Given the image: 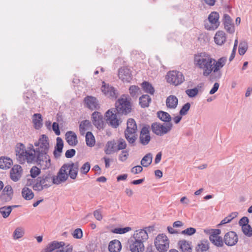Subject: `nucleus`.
<instances>
[{"mask_svg": "<svg viewBox=\"0 0 252 252\" xmlns=\"http://www.w3.org/2000/svg\"><path fill=\"white\" fill-rule=\"evenodd\" d=\"M157 116L161 121L167 123H170L171 117L167 112L159 111L158 112Z\"/></svg>", "mask_w": 252, "mask_h": 252, "instance_id": "37", "label": "nucleus"}, {"mask_svg": "<svg viewBox=\"0 0 252 252\" xmlns=\"http://www.w3.org/2000/svg\"><path fill=\"white\" fill-rule=\"evenodd\" d=\"M34 145L36 148L33 149L32 145V150H33V154H35L36 162L43 165L44 168H49L51 166V160L47 154L49 148L48 137L45 135H42L38 142L34 143Z\"/></svg>", "mask_w": 252, "mask_h": 252, "instance_id": "2", "label": "nucleus"}, {"mask_svg": "<svg viewBox=\"0 0 252 252\" xmlns=\"http://www.w3.org/2000/svg\"><path fill=\"white\" fill-rule=\"evenodd\" d=\"M153 156L151 153L147 154L141 159V164L144 167H147L152 163Z\"/></svg>", "mask_w": 252, "mask_h": 252, "instance_id": "38", "label": "nucleus"}, {"mask_svg": "<svg viewBox=\"0 0 252 252\" xmlns=\"http://www.w3.org/2000/svg\"><path fill=\"white\" fill-rule=\"evenodd\" d=\"M102 92L107 96L111 97H117L116 91L113 87H106L104 85L102 87Z\"/></svg>", "mask_w": 252, "mask_h": 252, "instance_id": "31", "label": "nucleus"}, {"mask_svg": "<svg viewBox=\"0 0 252 252\" xmlns=\"http://www.w3.org/2000/svg\"><path fill=\"white\" fill-rule=\"evenodd\" d=\"M198 93V90L197 88H195L191 89H188L186 90V94L189 97H193L195 96Z\"/></svg>", "mask_w": 252, "mask_h": 252, "instance_id": "51", "label": "nucleus"}, {"mask_svg": "<svg viewBox=\"0 0 252 252\" xmlns=\"http://www.w3.org/2000/svg\"><path fill=\"white\" fill-rule=\"evenodd\" d=\"M190 107V104L189 102L184 104L181 109L179 114L181 116L186 115Z\"/></svg>", "mask_w": 252, "mask_h": 252, "instance_id": "48", "label": "nucleus"}, {"mask_svg": "<svg viewBox=\"0 0 252 252\" xmlns=\"http://www.w3.org/2000/svg\"><path fill=\"white\" fill-rule=\"evenodd\" d=\"M167 82L175 86L182 84L185 80L183 73L176 70L169 71L166 76Z\"/></svg>", "mask_w": 252, "mask_h": 252, "instance_id": "9", "label": "nucleus"}, {"mask_svg": "<svg viewBox=\"0 0 252 252\" xmlns=\"http://www.w3.org/2000/svg\"><path fill=\"white\" fill-rule=\"evenodd\" d=\"M209 240L214 245L217 247L223 246V240L220 236H209Z\"/></svg>", "mask_w": 252, "mask_h": 252, "instance_id": "35", "label": "nucleus"}, {"mask_svg": "<svg viewBox=\"0 0 252 252\" xmlns=\"http://www.w3.org/2000/svg\"><path fill=\"white\" fill-rule=\"evenodd\" d=\"M126 147V143L125 140L122 138L118 140V146H117V151L121 150H124Z\"/></svg>", "mask_w": 252, "mask_h": 252, "instance_id": "50", "label": "nucleus"}, {"mask_svg": "<svg viewBox=\"0 0 252 252\" xmlns=\"http://www.w3.org/2000/svg\"><path fill=\"white\" fill-rule=\"evenodd\" d=\"M118 76L123 82H129L132 79L130 70L126 67H121L119 69Z\"/></svg>", "mask_w": 252, "mask_h": 252, "instance_id": "16", "label": "nucleus"}, {"mask_svg": "<svg viewBox=\"0 0 252 252\" xmlns=\"http://www.w3.org/2000/svg\"><path fill=\"white\" fill-rule=\"evenodd\" d=\"M24 230L22 227H17L14 230L13 233V237L14 239H19L23 236Z\"/></svg>", "mask_w": 252, "mask_h": 252, "instance_id": "45", "label": "nucleus"}, {"mask_svg": "<svg viewBox=\"0 0 252 252\" xmlns=\"http://www.w3.org/2000/svg\"><path fill=\"white\" fill-rule=\"evenodd\" d=\"M219 14L217 12H212L208 16V22L205 23V28L209 31H214L220 26Z\"/></svg>", "mask_w": 252, "mask_h": 252, "instance_id": "10", "label": "nucleus"}, {"mask_svg": "<svg viewBox=\"0 0 252 252\" xmlns=\"http://www.w3.org/2000/svg\"><path fill=\"white\" fill-rule=\"evenodd\" d=\"M86 142L88 146L93 147L95 144V138L91 132L88 131L86 134Z\"/></svg>", "mask_w": 252, "mask_h": 252, "instance_id": "41", "label": "nucleus"}, {"mask_svg": "<svg viewBox=\"0 0 252 252\" xmlns=\"http://www.w3.org/2000/svg\"><path fill=\"white\" fill-rule=\"evenodd\" d=\"M57 144L55 147V150L53 154L55 158H59L61 156L63 147V142L61 138L58 137L56 139Z\"/></svg>", "mask_w": 252, "mask_h": 252, "instance_id": "23", "label": "nucleus"}, {"mask_svg": "<svg viewBox=\"0 0 252 252\" xmlns=\"http://www.w3.org/2000/svg\"><path fill=\"white\" fill-rule=\"evenodd\" d=\"M92 118L94 125L97 128H102L103 126V116L100 113L95 111L92 114Z\"/></svg>", "mask_w": 252, "mask_h": 252, "instance_id": "19", "label": "nucleus"}, {"mask_svg": "<svg viewBox=\"0 0 252 252\" xmlns=\"http://www.w3.org/2000/svg\"><path fill=\"white\" fill-rule=\"evenodd\" d=\"M74 238L76 239H80L83 236L82 231L80 228H77L74 230L72 233Z\"/></svg>", "mask_w": 252, "mask_h": 252, "instance_id": "57", "label": "nucleus"}, {"mask_svg": "<svg viewBox=\"0 0 252 252\" xmlns=\"http://www.w3.org/2000/svg\"><path fill=\"white\" fill-rule=\"evenodd\" d=\"M215 59L206 52H200L194 54L193 63L195 67L202 70L204 76L207 77L212 70L213 62Z\"/></svg>", "mask_w": 252, "mask_h": 252, "instance_id": "3", "label": "nucleus"}, {"mask_svg": "<svg viewBox=\"0 0 252 252\" xmlns=\"http://www.w3.org/2000/svg\"><path fill=\"white\" fill-rule=\"evenodd\" d=\"M223 23L225 30L230 33H233L235 31L234 26L232 23V20L227 14L223 15Z\"/></svg>", "mask_w": 252, "mask_h": 252, "instance_id": "18", "label": "nucleus"}, {"mask_svg": "<svg viewBox=\"0 0 252 252\" xmlns=\"http://www.w3.org/2000/svg\"><path fill=\"white\" fill-rule=\"evenodd\" d=\"M137 125L135 120L133 119H128L125 135L126 139L130 144L133 145L137 139L135 135Z\"/></svg>", "mask_w": 252, "mask_h": 252, "instance_id": "6", "label": "nucleus"}, {"mask_svg": "<svg viewBox=\"0 0 252 252\" xmlns=\"http://www.w3.org/2000/svg\"><path fill=\"white\" fill-rule=\"evenodd\" d=\"M131 230L130 227H126L124 228H116L113 230V232L116 234H124Z\"/></svg>", "mask_w": 252, "mask_h": 252, "instance_id": "49", "label": "nucleus"}, {"mask_svg": "<svg viewBox=\"0 0 252 252\" xmlns=\"http://www.w3.org/2000/svg\"><path fill=\"white\" fill-rule=\"evenodd\" d=\"M117 152L116 143L114 140L107 142L104 148V152L107 155H111Z\"/></svg>", "mask_w": 252, "mask_h": 252, "instance_id": "25", "label": "nucleus"}, {"mask_svg": "<svg viewBox=\"0 0 252 252\" xmlns=\"http://www.w3.org/2000/svg\"><path fill=\"white\" fill-rule=\"evenodd\" d=\"M31 176L32 178H35L40 173V170L36 166L32 168L30 171Z\"/></svg>", "mask_w": 252, "mask_h": 252, "instance_id": "56", "label": "nucleus"}, {"mask_svg": "<svg viewBox=\"0 0 252 252\" xmlns=\"http://www.w3.org/2000/svg\"><path fill=\"white\" fill-rule=\"evenodd\" d=\"M53 130L55 132L57 135H60V131L59 129V124L56 122H54L52 125Z\"/></svg>", "mask_w": 252, "mask_h": 252, "instance_id": "61", "label": "nucleus"}, {"mask_svg": "<svg viewBox=\"0 0 252 252\" xmlns=\"http://www.w3.org/2000/svg\"><path fill=\"white\" fill-rule=\"evenodd\" d=\"M91 168L90 164L89 162H85L80 168V172L83 174H86L90 170Z\"/></svg>", "mask_w": 252, "mask_h": 252, "instance_id": "52", "label": "nucleus"}, {"mask_svg": "<svg viewBox=\"0 0 252 252\" xmlns=\"http://www.w3.org/2000/svg\"><path fill=\"white\" fill-rule=\"evenodd\" d=\"M75 153L76 151L74 149H69L66 151L65 156L67 158H71L75 155Z\"/></svg>", "mask_w": 252, "mask_h": 252, "instance_id": "60", "label": "nucleus"}, {"mask_svg": "<svg viewBox=\"0 0 252 252\" xmlns=\"http://www.w3.org/2000/svg\"><path fill=\"white\" fill-rule=\"evenodd\" d=\"M141 86L145 93H149L150 94H154L155 89L150 83L144 81L142 83Z\"/></svg>", "mask_w": 252, "mask_h": 252, "instance_id": "40", "label": "nucleus"}, {"mask_svg": "<svg viewBox=\"0 0 252 252\" xmlns=\"http://www.w3.org/2000/svg\"><path fill=\"white\" fill-rule=\"evenodd\" d=\"M227 58L225 57H221L216 61L213 62V68L220 70L226 63Z\"/></svg>", "mask_w": 252, "mask_h": 252, "instance_id": "32", "label": "nucleus"}, {"mask_svg": "<svg viewBox=\"0 0 252 252\" xmlns=\"http://www.w3.org/2000/svg\"><path fill=\"white\" fill-rule=\"evenodd\" d=\"M242 231L244 234L248 237L252 236V228L250 225L242 227Z\"/></svg>", "mask_w": 252, "mask_h": 252, "instance_id": "47", "label": "nucleus"}, {"mask_svg": "<svg viewBox=\"0 0 252 252\" xmlns=\"http://www.w3.org/2000/svg\"><path fill=\"white\" fill-rule=\"evenodd\" d=\"M12 160L8 157L0 158V168L2 169H9L12 164Z\"/></svg>", "mask_w": 252, "mask_h": 252, "instance_id": "29", "label": "nucleus"}, {"mask_svg": "<svg viewBox=\"0 0 252 252\" xmlns=\"http://www.w3.org/2000/svg\"><path fill=\"white\" fill-rule=\"evenodd\" d=\"M249 223V219L246 217H243L242 219H240L239 222V224L242 227L247 225Z\"/></svg>", "mask_w": 252, "mask_h": 252, "instance_id": "63", "label": "nucleus"}, {"mask_svg": "<svg viewBox=\"0 0 252 252\" xmlns=\"http://www.w3.org/2000/svg\"><path fill=\"white\" fill-rule=\"evenodd\" d=\"M128 151L127 150H123L121 152L119 156V159L121 161H125L128 157Z\"/></svg>", "mask_w": 252, "mask_h": 252, "instance_id": "54", "label": "nucleus"}, {"mask_svg": "<svg viewBox=\"0 0 252 252\" xmlns=\"http://www.w3.org/2000/svg\"><path fill=\"white\" fill-rule=\"evenodd\" d=\"M65 139L68 144L71 146H75L78 143L77 136L72 131H69L66 133Z\"/></svg>", "mask_w": 252, "mask_h": 252, "instance_id": "24", "label": "nucleus"}, {"mask_svg": "<svg viewBox=\"0 0 252 252\" xmlns=\"http://www.w3.org/2000/svg\"><path fill=\"white\" fill-rule=\"evenodd\" d=\"M12 195H8L6 194V193H2V194L0 196V198L1 200L4 201L5 202L8 201L10 200L12 198Z\"/></svg>", "mask_w": 252, "mask_h": 252, "instance_id": "64", "label": "nucleus"}, {"mask_svg": "<svg viewBox=\"0 0 252 252\" xmlns=\"http://www.w3.org/2000/svg\"><path fill=\"white\" fill-rule=\"evenodd\" d=\"M151 101V98L148 94H143L139 98V104L142 108L148 107Z\"/></svg>", "mask_w": 252, "mask_h": 252, "instance_id": "33", "label": "nucleus"}, {"mask_svg": "<svg viewBox=\"0 0 252 252\" xmlns=\"http://www.w3.org/2000/svg\"><path fill=\"white\" fill-rule=\"evenodd\" d=\"M209 76H210V80L212 81H217L221 77L222 72L220 70L212 67L211 74Z\"/></svg>", "mask_w": 252, "mask_h": 252, "instance_id": "39", "label": "nucleus"}, {"mask_svg": "<svg viewBox=\"0 0 252 252\" xmlns=\"http://www.w3.org/2000/svg\"><path fill=\"white\" fill-rule=\"evenodd\" d=\"M129 249L131 252H143L144 245L142 242L131 239L129 242Z\"/></svg>", "mask_w": 252, "mask_h": 252, "instance_id": "20", "label": "nucleus"}, {"mask_svg": "<svg viewBox=\"0 0 252 252\" xmlns=\"http://www.w3.org/2000/svg\"><path fill=\"white\" fill-rule=\"evenodd\" d=\"M115 109L108 110L105 113L106 120L113 127L117 128L121 123L120 119L117 117L116 111L118 114L127 115L131 112V104L127 97L124 95L122 96L115 103Z\"/></svg>", "mask_w": 252, "mask_h": 252, "instance_id": "1", "label": "nucleus"}, {"mask_svg": "<svg viewBox=\"0 0 252 252\" xmlns=\"http://www.w3.org/2000/svg\"><path fill=\"white\" fill-rule=\"evenodd\" d=\"M226 40V36L225 32L222 31H218L215 35V42L219 45H223Z\"/></svg>", "mask_w": 252, "mask_h": 252, "instance_id": "22", "label": "nucleus"}, {"mask_svg": "<svg viewBox=\"0 0 252 252\" xmlns=\"http://www.w3.org/2000/svg\"><path fill=\"white\" fill-rule=\"evenodd\" d=\"M54 184L59 185L66 181L68 178L67 167L64 164L59 170L57 176H53Z\"/></svg>", "mask_w": 252, "mask_h": 252, "instance_id": "11", "label": "nucleus"}, {"mask_svg": "<svg viewBox=\"0 0 252 252\" xmlns=\"http://www.w3.org/2000/svg\"><path fill=\"white\" fill-rule=\"evenodd\" d=\"M32 122L34 125L35 128L38 129L42 126V116L40 114L36 113L33 115Z\"/></svg>", "mask_w": 252, "mask_h": 252, "instance_id": "34", "label": "nucleus"}, {"mask_svg": "<svg viewBox=\"0 0 252 252\" xmlns=\"http://www.w3.org/2000/svg\"><path fill=\"white\" fill-rule=\"evenodd\" d=\"M121 249V243L119 240H114L109 243L108 249L110 252H120Z\"/></svg>", "mask_w": 252, "mask_h": 252, "instance_id": "27", "label": "nucleus"}, {"mask_svg": "<svg viewBox=\"0 0 252 252\" xmlns=\"http://www.w3.org/2000/svg\"><path fill=\"white\" fill-rule=\"evenodd\" d=\"M22 195L23 198L27 200H31L34 197V193L32 189L27 187H24L23 189Z\"/></svg>", "mask_w": 252, "mask_h": 252, "instance_id": "36", "label": "nucleus"}, {"mask_svg": "<svg viewBox=\"0 0 252 252\" xmlns=\"http://www.w3.org/2000/svg\"><path fill=\"white\" fill-rule=\"evenodd\" d=\"M143 168L141 166L137 165L131 168V172L134 174H137L141 172Z\"/></svg>", "mask_w": 252, "mask_h": 252, "instance_id": "59", "label": "nucleus"}, {"mask_svg": "<svg viewBox=\"0 0 252 252\" xmlns=\"http://www.w3.org/2000/svg\"><path fill=\"white\" fill-rule=\"evenodd\" d=\"M84 106L91 110H98L100 108L97 99L93 96L87 95L84 99Z\"/></svg>", "mask_w": 252, "mask_h": 252, "instance_id": "12", "label": "nucleus"}, {"mask_svg": "<svg viewBox=\"0 0 252 252\" xmlns=\"http://www.w3.org/2000/svg\"><path fill=\"white\" fill-rule=\"evenodd\" d=\"M6 193V194H7L8 195L10 194L11 195H13V189H12V188L11 186L7 185L5 187V188H4V189L2 191V193Z\"/></svg>", "mask_w": 252, "mask_h": 252, "instance_id": "58", "label": "nucleus"}, {"mask_svg": "<svg viewBox=\"0 0 252 252\" xmlns=\"http://www.w3.org/2000/svg\"><path fill=\"white\" fill-rule=\"evenodd\" d=\"M248 46L247 42L246 41L240 42L238 48V52L240 55H243L246 52Z\"/></svg>", "mask_w": 252, "mask_h": 252, "instance_id": "44", "label": "nucleus"}, {"mask_svg": "<svg viewBox=\"0 0 252 252\" xmlns=\"http://www.w3.org/2000/svg\"><path fill=\"white\" fill-rule=\"evenodd\" d=\"M53 175L51 173H47L38 177L34 180L32 188L36 191H41L47 189L54 184Z\"/></svg>", "mask_w": 252, "mask_h": 252, "instance_id": "5", "label": "nucleus"}, {"mask_svg": "<svg viewBox=\"0 0 252 252\" xmlns=\"http://www.w3.org/2000/svg\"><path fill=\"white\" fill-rule=\"evenodd\" d=\"M154 244L159 252H166L169 248V240L164 234H159L156 238Z\"/></svg>", "mask_w": 252, "mask_h": 252, "instance_id": "8", "label": "nucleus"}, {"mask_svg": "<svg viewBox=\"0 0 252 252\" xmlns=\"http://www.w3.org/2000/svg\"><path fill=\"white\" fill-rule=\"evenodd\" d=\"M178 100L175 95H171L167 97L166 100L167 107L170 109H175L178 105Z\"/></svg>", "mask_w": 252, "mask_h": 252, "instance_id": "28", "label": "nucleus"}, {"mask_svg": "<svg viewBox=\"0 0 252 252\" xmlns=\"http://www.w3.org/2000/svg\"><path fill=\"white\" fill-rule=\"evenodd\" d=\"M209 249V243L207 240H202L195 247L196 252H206Z\"/></svg>", "mask_w": 252, "mask_h": 252, "instance_id": "26", "label": "nucleus"}, {"mask_svg": "<svg viewBox=\"0 0 252 252\" xmlns=\"http://www.w3.org/2000/svg\"><path fill=\"white\" fill-rule=\"evenodd\" d=\"M149 126H143L140 131L139 141L140 143L144 145H147L151 140Z\"/></svg>", "mask_w": 252, "mask_h": 252, "instance_id": "13", "label": "nucleus"}, {"mask_svg": "<svg viewBox=\"0 0 252 252\" xmlns=\"http://www.w3.org/2000/svg\"><path fill=\"white\" fill-rule=\"evenodd\" d=\"M178 245L182 252H192L190 243L189 242L185 240H180L178 242Z\"/></svg>", "mask_w": 252, "mask_h": 252, "instance_id": "30", "label": "nucleus"}, {"mask_svg": "<svg viewBox=\"0 0 252 252\" xmlns=\"http://www.w3.org/2000/svg\"><path fill=\"white\" fill-rule=\"evenodd\" d=\"M91 126V123L89 120L83 121L79 126V130L81 135H84L85 131Z\"/></svg>", "mask_w": 252, "mask_h": 252, "instance_id": "42", "label": "nucleus"}, {"mask_svg": "<svg viewBox=\"0 0 252 252\" xmlns=\"http://www.w3.org/2000/svg\"><path fill=\"white\" fill-rule=\"evenodd\" d=\"M67 175H68V177H69L71 179H75L77 176L78 171L70 166L69 167H67Z\"/></svg>", "mask_w": 252, "mask_h": 252, "instance_id": "46", "label": "nucleus"}, {"mask_svg": "<svg viewBox=\"0 0 252 252\" xmlns=\"http://www.w3.org/2000/svg\"><path fill=\"white\" fill-rule=\"evenodd\" d=\"M65 245L63 242L53 241L49 243L41 252H52L56 249L63 248Z\"/></svg>", "mask_w": 252, "mask_h": 252, "instance_id": "21", "label": "nucleus"}, {"mask_svg": "<svg viewBox=\"0 0 252 252\" xmlns=\"http://www.w3.org/2000/svg\"><path fill=\"white\" fill-rule=\"evenodd\" d=\"M27 150L25 146L22 143H18L15 147V153L16 159L21 164L24 163L26 161L28 163H31L36 161L35 154H33L32 148Z\"/></svg>", "mask_w": 252, "mask_h": 252, "instance_id": "4", "label": "nucleus"}, {"mask_svg": "<svg viewBox=\"0 0 252 252\" xmlns=\"http://www.w3.org/2000/svg\"><path fill=\"white\" fill-rule=\"evenodd\" d=\"M238 240V236L234 231L226 233L223 238L224 243L228 246L235 245L237 243Z\"/></svg>", "mask_w": 252, "mask_h": 252, "instance_id": "15", "label": "nucleus"}, {"mask_svg": "<svg viewBox=\"0 0 252 252\" xmlns=\"http://www.w3.org/2000/svg\"><path fill=\"white\" fill-rule=\"evenodd\" d=\"M173 125L171 123L165 125L159 123L155 122L151 125L152 132L157 135L162 136L168 133L172 129Z\"/></svg>", "mask_w": 252, "mask_h": 252, "instance_id": "7", "label": "nucleus"}, {"mask_svg": "<svg viewBox=\"0 0 252 252\" xmlns=\"http://www.w3.org/2000/svg\"><path fill=\"white\" fill-rule=\"evenodd\" d=\"M196 232V229L193 227L188 228L181 232L182 234L191 236Z\"/></svg>", "mask_w": 252, "mask_h": 252, "instance_id": "55", "label": "nucleus"}, {"mask_svg": "<svg viewBox=\"0 0 252 252\" xmlns=\"http://www.w3.org/2000/svg\"><path fill=\"white\" fill-rule=\"evenodd\" d=\"M129 91L130 95L132 96H134L138 93V92L140 91V89L138 86L133 85L129 87Z\"/></svg>", "mask_w": 252, "mask_h": 252, "instance_id": "53", "label": "nucleus"}, {"mask_svg": "<svg viewBox=\"0 0 252 252\" xmlns=\"http://www.w3.org/2000/svg\"><path fill=\"white\" fill-rule=\"evenodd\" d=\"M148 233L145 229L136 230L133 235V239L144 244L148 239Z\"/></svg>", "mask_w": 252, "mask_h": 252, "instance_id": "17", "label": "nucleus"}, {"mask_svg": "<svg viewBox=\"0 0 252 252\" xmlns=\"http://www.w3.org/2000/svg\"><path fill=\"white\" fill-rule=\"evenodd\" d=\"M12 211L10 206H3L0 208V213L4 218H7Z\"/></svg>", "mask_w": 252, "mask_h": 252, "instance_id": "43", "label": "nucleus"}, {"mask_svg": "<svg viewBox=\"0 0 252 252\" xmlns=\"http://www.w3.org/2000/svg\"><path fill=\"white\" fill-rule=\"evenodd\" d=\"M72 246L71 245H68L64 248H63L62 250H57L56 252H72Z\"/></svg>", "mask_w": 252, "mask_h": 252, "instance_id": "62", "label": "nucleus"}, {"mask_svg": "<svg viewBox=\"0 0 252 252\" xmlns=\"http://www.w3.org/2000/svg\"><path fill=\"white\" fill-rule=\"evenodd\" d=\"M23 174L22 167L18 164L14 165L10 171V177L13 182L18 181Z\"/></svg>", "mask_w": 252, "mask_h": 252, "instance_id": "14", "label": "nucleus"}]
</instances>
